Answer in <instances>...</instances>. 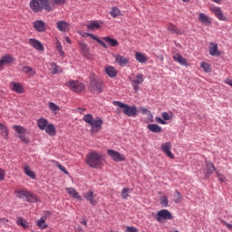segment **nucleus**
<instances>
[{
  "label": "nucleus",
  "instance_id": "f257e3e1",
  "mask_svg": "<svg viewBox=\"0 0 232 232\" xmlns=\"http://www.w3.org/2000/svg\"><path fill=\"white\" fill-rule=\"evenodd\" d=\"M102 160H104L102 154L97 151L90 152L85 159L87 166H90V168H94L95 169H98V168L102 166Z\"/></svg>",
  "mask_w": 232,
  "mask_h": 232
},
{
  "label": "nucleus",
  "instance_id": "f03ea898",
  "mask_svg": "<svg viewBox=\"0 0 232 232\" xmlns=\"http://www.w3.org/2000/svg\"><path fill=\"white\" fill-rule=\"evenodd\" d=\"M30 8L35 14L43 12V10H45V12H52L53 10V7L50 6V0H32Z\"/></svg>",
  "mask_w": 232,
  "mask_h": 232
},
{
  "label": "nucleus",
  "instance_id": "7ed1b4c3",
  "mask_svg": "<svg viewBox=\"0 0 232 232\" xmlns=\"http://www.w3.org/2000/svg\"><path fill=\"white\" fill-rule=\"evenodd\" d=\"M89 90L90 92H92V93H102L104 90L102 80L99 79L95 74H91Z\"/></svg>",
  "mask_w": 232,
  "mask_h": 232
},
{
  "label": "nucleus",
  "instance_id": "20e7f679",
  "mask_svg": "<svg viewBox=\"0 0 232 232\" xmlns=\"http://www.w3.org/2000/svg\"><path fill=\"white\" fill-rule=\"evenodd\" d=\"M112 104L114 106H118L119 108H121L124 115H126L127 117H136L137 113H139L137 106L135 105L130 106L129 104L122 103L121 102L117 101L112 102Z\"/></svg>",
  "mask_w": 232,
  "mask_h": 232
},
{
  "label": "nucleus",
  "instance_id": "39448f33",
  "mask_svg": "<svg viewBox=\"0 0 232 232\" xmlns=\"http://www.w3.org/2000/svg\"><path fill=\"white\" fill-rule=\"evenodd\" d=\"M15 195L18 198L24 200L25 202H37L39 199L37 196L32 192H28L26 190H18L15 192Z\"/></svg>",
  "mask_w": 232,
  "mask_h": 232
},
{
  "label": "nucleus",
  "instance_id": "423d86ee",
  "mask_svg": "<svg viewBox=\"0 0 232 232\" xmlns=\"http://www.w3.org/2000/svg\"><path fill=\"white\" fill-rule=\"evenodd\" d=\"M155 219L161 224L164 220H173V215L168 209H161L156 213Z\"/></svg>",
  "mask_w": 232,
  "mask_h": 232
},
{
  "label": "nucleus",
  "instance_id": "0eeeda50",
  "mask_svg": "<svg viewBox=\"0 0 232 232\" xmlns=\"http://www.w3.org/2000/svg\"><path fill=\"white\" fill-rule=\"evenodd\" d=\"M130 81L131 82V86L134 90V92H139L140 87L139 84H142L144 82V74L142 73H138L135 76H130Z\"/></svg>",
  "mask_w": 232,
  "mask_h": 232
},
{
  "label": "nucleus",
  "instance_id": "6e6552de",
  "mask_svg": "<svg viewBox=\"0 0 232 232\" xmlns=\"http://www.w3.org/2000/svg\"><path fill=\"white\" fill-rule=\"evenodd\" d=\"M66 86L72 90V92H75L79 93L84 90V84L80 82L79 81L70 80L66 82Z\"/></svg>",
  "mask_w": 232,
  "mask_h": 232
},
{
  "label": "nucleus",
  "instance_id": "1a4fd4ad",
  "mask_svg": "<svg viewBox=\"0 0 232 232\" xmlns=\"http://www.w3.org/2000/svg\"><path fill=\"white\" fill-rule=\"evenodd\" d=\"M83 198L90 202L91 206H95L99 203V198H97V194L93 193V191L89 190L83 193Z\"/></svg>",
  "mask_w": 232,
  "mask_h": 232
},
{
  "label": "nucleus",
  "instance_id": "9d476101",
  "mask_svg": "<svg viewBox=\"0 0 232 232\" xmlns=\"http://www.w3.org/2000/svg\"><path fill=\"white\" fill-rule=\"evenodd\" d=\"M104 124V121L102 119L97 117L94 121H92V123H91V133H97L102 130V125Z\"/></svg>",
  "mask_w": 232,
  "mask_h": 232
},
{
  "label": "nucleus",
  "instance_id": "9b49d317",
  "mask_svg": "<svg viewBox=\"0 0 232 232\" xmlns=\"http://www.w3.org/2000/svg\"><path fill=\"white\" fill-rule=\"evenodd\" d=\"M107 153L110 157H111V159H112V160H114V162H124V160L126 159L124 157V155L121 154L117 150H108Z\"/></svg>",
  "mask_w": 232,
  "mask_h": 232
},
{
  "label": "nucleus",
  "instance_id": "f8f14e48",
  "mask_svg": "<svg viewBox=\"0 0 232 232\" xmlns=\"http://www.w3.org/2000/svg\"><path fill=\"white\" fill-rule=\"evenodd\" d=\"M28 45L32 46L33 48H34V50H37L38 52H44V45H43V43L35 38H30L28 40Z\"/></svg>",
  "mask_w": 232,
  "mask_h": 232
},
{
  "label": "nucleus",
  "instance_id": "ddd939ff",
  "mask_svg": "<svg viewBox=\"0 0 232 232\" xmlns=\"http://www.w3.org/2000/svg\"><path fill=\"white\" fill-rule=\"evenodd\" d=\"M171 142L168 141L161 144L160 150L167 155V157H169V159H175V155L171 152Z\"/></svg>",
  "mask_w": 232,
  "mask_h": 232
},
{
  "label": "nucleus",
  "instance_id": "4468645a",
  "mask_svg": "<svg viewBox=\"0 0 232 232\" xmlns=\"http://www.w3.org/2000/svg\"><path fill=\"white\" fill-rule=\"evenodd\" d=\"M9 88L12 92H14V93H19L20 95L24 93V87H23V84L17 82H11L9 83Z\"/></svg>",
  "mask_w": 232,
  "mask_h": 232
},
{
  "label": "nucleus",
  "instance_id": "2eb2a0df",
  "mask_svg": "<svg viewBox=\"0 0 232 232\" xmlns=\"http://www.w3.org/2000/svg\"><path fill=\"white\" fill-rule=\"evenodd\" d=\"M33 26L36 32H40L43 34V32H46V23L43 20H36L33 23Z\"/></svg>",
  "mask_w": 232,
  "mask_h": 232
},
{
  "label": "nucleus",
  "instance_id": "dca6fc26",
  "mask_svg": "<svg viewBox=\"0 0 232 232\" xmlns=\"http://www.w3.org/2000/svg\"><path fill=\"white\" fill-rule=\"evenodd\" d=\"M214 171H217L215 165H213V163H211V161H207L206 168L204 169V173H205L206 179H209V177H211V175H213Z\"/></svg>",
  "mask_w": 232,
  "mask_h": 232
},
{
  "label": "nucleus",
  "instance_id": "f3484780",
  "mask_svg": "<svg viewBox=\"0 0 232 232\" xmlns=\"http://www.w3.org/2000/svg\"><path fill=\"white\" fill-rule=\"evenodd\" d=\"M210 11L216 15V17H218V19H219V21H227V17L224 15V13H222L220 7H210Z\"/></svg>",
  "mask_w": 232,
  "mask_h": 232
},
{
  "label": "nucleus",
  "instance_id": "a211bd4d",
  "mask_svg": "<svg viewBox=\"0 0 232 232\" xmlns=\"http://www.w3.org/2000/svg\"><path fill=\"white\" fill-rule=\"evenodd\" d=\"M198 21L201 23V24H204V26H211V24L213 23L212 20L208 16V14L204 13H200L198 14Z\"/></svg>",
  "mask_w": 232,
  "mask_h": 232
},
{
  "label": "nucleus",
  "instance_id": "6ab92c4d",
  "mask_svg": "<svg viewBox=\"0 0 232 232\" xmlns=\"http://www.w3.org/2000/svg\"><path fill=\"white\" fill-rule=\"evenodd\" d=\"M14 61H15V59H14V57H12V55L10 54H5L2 56V58L0 59V70H3L4 64H12Z\"/></svg>",
  "mask_w": 232,
  "mask_h": 232
},
{
  "label": "nucleus",
  "instance_id": "aec40b11",
  "mask_svg": "<svg viewBox=\"0 0 232 232\" xmlns=\"http://www.w3.org/2000/svg\"><path fill=\"white\" fill-rule=\"evenodd\" d=\"M115 63L119 64V66H126V64H129L130 59H128L125 56H122L121 54H116L115 55Z\"/></svg>",
  "mask_w": 232,
  "mask_h": 232
},
{
  "label": "nucleus",
  "instance_id": "412c9836",
  "mask_svg": "<svg viewBox=\"0 0 232 232\" xmlns=\"http://www.w3.org/2000/svg\"><path fill=\"white\" fill-rule=\"evenodd\" d=\"M56 28L60 31V32H68V30H70V24H68L65 21H58L56 23Z\"/></svg>",
  "mask_w": 232,
  "mask_h": 232
},
{
  "label": "nucleus",
  "instance_id": "4be33fe9",
  "mask_svg": "<svg viewBox=\"0 0 232 232\" xmlns=\"http://www.w3.org/2000/svg\"><path fill=\"white\" fill-rule=\"evenodd\" d=\"M209 54L216 57L220 55V52H218V45L213 42L209 44Z\"/></svg>",
  "mask_w": 232,
  "mask_h": 232
},
{
  "label": "nucleus",
  "instance_id": "5701e85b",
  "mask_svg": "<svg viewBox=\"0 0 232 232\" xmlns=\"http://www.w3.org/2000/svg\"><path fill=\"white\" fill-rule=\"evenodd\" d=\"M105 73L109 75L111 79L117 77V69L115 67L109 65L105 67Z\"/></svg>",
  "mask_w": 232,
  "mask_h": 232
},
{
  "label": "nucleus",
  "instance_id": "b1692460",
  "mask_svg": "<svg viewBox=\"0 0 232 232\" xmlns=\"http://www.w3.org/2000/svg\"><path fill=\"white\" fill-rule=\"evenodd\" d=\"M102 41H105V43H107V44H109V46H111L113 48H115V46H119V41H117V39H113L110 36L102 37Z\"/></svg>",
  "mask_w": 232,
  "mask_h": 232
},
{
  "label": "nucleus",
  "instance_id": "393cba45",
  "mask_svg": "<svg viewBox=\"0 0 232 232\" xmlns=\"http://www.w3.org/2000/svg\"><path fill=\"white\" fill-rule=\"evenodd\" d=\"M167 30L169 32H170V34H176V35H182V31L179 28H177V25L173 24H169L167 26Z\"/></svg>",
  "mask_w": 232,
  "mask_h": 232
},
{
  "label": "nucleus",
  "instance_id": "a878e982",
  "mask_svg": "<svg viewBox=\"0 0 232 232\" xmlns=\"http://www.w3.org/2000/svg\"><path fill=\"white\" fill-rule=\"evenodd\" d=\"M147 128L152 133H162V127L159 126V124H149Z\"/></svg>",
  "mask_w": 232,
  "mask_h": 232
},
{
  "label": "nucleus",
  "instance_id": "bb28decb",
  "mask_svg": "<svg viewBox=\"0 0 232 232\" xmlns=\"http://www.w3.org/2000/svg\"><path fill=\"white\" fill-rule=\"evenodd\" d=\"M174 61H176V63H179V64H181V66H188V60H186V58L182 57V55L180 54H175L173 56Z\"/></svg>",
  "mask_w": 232,
  "mask_h": 232
},
{
  "label": "nucleus",
  "instance_id": "cd10ccee",
  "mask_svg": "<svg viewBox=\"0 0 232 232\" xmlns=\"http://www.w3.org/2000/svg\"><path fill=\"white\" fill-rule=\"evenodd\" d=\"M67 193H69L70 197H72V198H76L77 200H81V195H79V192L73 188H66Z\"/></svg>",
  "mask_w": 232,
  "mask_h": 232
},
{
  "label": "nucleus",
  "instance_id": "c85d7f7f",
  "mask_svg": "<svg viewBox=\"0 0 232 232\" xmlns=\"http://www.w3.org/2000/svg\"><path fill=\"white\" fill-rule=\"evenodd\" d=\"M64 3H66V0H49V6L52 9V12H53V10L55 9V6L59 5L62 6L63 5H64Z\"/></svg>",
  "mask_w": 232,
  "mask_h": 232
},
{
  "label": "nucleus",
  "instance_id": "c756f323",
  "mask_svg": "<svg viewBox=\"0 0 232 232\" xmlns=\"http://www.w3.org/2000/svg\"><path fill=\"white\" fill-rule=\"evenodd\" d=\"M85 35L87 37H91V39H93V41H96V43L101 44L103 48H108V45L104 42H102V40L95 36L93 34L86 33Z\"/></svg>",
  "mask_w": 232,
  "mask_h": 232
},
{
  "label": "nucleus",
  "instance_id": "7c9ffc66",
  "mask_svg": "<svg viewBox=\"0 0 232 232\" xmlns=\"http://www.w3.org/2000/svg\"><path fill=\"white\" fill-rule=\"evenodd\" d=\"M135 59L136 61H138V63H140L141 64H144V63L148 61V57H146V55L139 52L135 53Z\"/></svg>",
  "mask_w": 232,
  "mask_h": 232
},
{
  "label": "nucleus",
  "instance_id": "2f4dec72",
  "mask_svg": "<svg viewBox=\"0 0 232 232\" xmlns=\"http://www.w3.org/2000/svg\"><path fill=\"white\" fill-rule=\"evenodd\" d=\"M37 126L39 128V130H45V128L48 126V120L44 119V118H41L37 121Z\"/></svg>",
  "mask_w": 232,
  "mask_h": 232
},
{
  "label": "nucleus",
  "instance_id": "473e14b6",
  "mask_svg": "<svg viewBox=\"0 0 232 232\" xmlns=\"http://www.w3.org/2000/svg\"><path fill=\"white\" fill-rule=\"evenodd\" d=\"M110 15L115 19V17H119L122 15V13H121V9L117 6H113L110 12Z\"/></svg>",
  "mask_w": 232,
  "mask_h": 232
},
{
  "label": "nucleus",
  "instance_id": "72a5a7b5",
  "mask_svg": "<svg viewBox=\"0 0 232 232\" xmlns=\"http://www.w3.org/2000/svg\"><path fill=\"white\" fill-rule=\"evenodd\" d=\"M36 226H38L40 229H46V227H48V224H46V218H42L37 220Z\"/></svg>",
  "mask_w": 232,
  "mask_h": 232
},
{
  "label": "nucleus",
  "instance_id": "f704fd0d",
  "mask_svg": "<svg viewBox=\"0 0 232 232\" xmlns=\"http://www.w3.org/2000/svg\"><path fill=\"white\" fill-rule=\"evenodd\" d=\"M79 44L82 50V53H83V55L88 54V53L90 52V46L84 42H80Z\"/></svg>",
  "mask_w": 232,
  "mask_h": 232
},
{
  "label": "nucleus",
  "instance_id": "c9c22d12",
  "mask_svg": "<svg viewBox=\"0 0 232 232\" xmlns=\"http://www.w3.org/2000/svg\"><path fill=\"white\" fill-rule=\"evenodd\" d=\"M160 204L162 208H169V200L168 199V196H161L160 198Z\"/></svg>",
  "mask_w": 232,
  "mask_h": 232
},
{
  "label": "nucleus",
  "instance_id": "e433bc0d",
  "mask_svg": "<svg viewBox=\"0 0 232 232\" xmlns=\"http://www.w3.org/2000/svg\"><path fill=\"white\" fill-rule=\"evenodd\" d=\"M88 30H99L101 28V24L96 21L91 22V24H87Z\"/></svg>",
  "mask_w": 232,
  "mask_h": 232
},
{
  "label": "nucleus",
  "instance_id": "4c0bfd02",
  "mask_svg": "<svg viewBox=\"0 0 232 232\" xmlns=\"http://www.w3.org/2000/svg\"><path fill=\"white\" fill-rule=\"evenodd\" d=\"M24 171L25 175H27V177H30V179H35V173L34 172V170H32V169H30L29 166H25L24 168Z\"/></svg>",
  "mask_w": 232,
  "mask_h": 232
},
{
  "label": "nucleus",
  "instance_id": "58836bf2",
  "mask_svg": "<svg viewBox=\"0 0 232 232\" xmlns=\"http://www.w3.org/2000/svg\"><path fill=\"white\" fill-rule=\"evenodd\" d=\"M44 130L48 135H55V126H53V124H47Z\"/></svg>",
  "mask_w": 232,
  "mask_h": 232
},
{
  "label": "nucleus",
  "instance_id": "ea45409f",
  "mask_svg": "<svg viewBox=\"0 0 232 232\" xmlns=\"http://www.w3.org/2000/svg\"><path fill=\"white\" fill-rule=\"evenodd\" d=\"M23 70L24 73L29 75V77H34V75H35V71L30 66H24Z\"/></svg>",
  "mask_w": 232,
  "mask_h": 232
},
{
  "label": "nucleus",
  "instance_id": "a19ab883",
  "mask_svg": "<svg viewBox=\"0 0 232 232\" xmlns=\"http://www.w3.org/2000/svg\"><path fill=\"white\" fill-rule=\"evenodd\" d=\"M174 202L175 204H180V202H182V195L180 192H179V190H175Z\"/></svg>",
  "mask_w": 232,
  "mask_h": 232
},
{
  "label": "nucleus",
  "instance_id": "79ce46f5",
  "mask_svg": "<svg viewBox=\"0 0 232 232\" xmlns=\"http://www.w3.org/2000/svg\"><path fill=\"white\" fill-rule=\"evenodd\" d=\"M200 66L206 73L211 72V65L209 63H208L206 62H202Z\"/></svg>",
  "mask_w": 232,
  "mask_h": 232
},
{
  "label": "nucleus",
  "instance_id": "37998d69",
  "mask_svg": "<svg viewBox=\"0 0 232 232\" xmlns=\"http://www.w3.org/2000/svg\"><path fill=\"white\" fill-rule=\"evenodd\" d=\"M0 133L3 135V137H8V128L6 125H3V123L0 122Z\"/></svg>",
  "mask_w": 232,
  "mask_h": 232
},
{
  "label": "nucleus",
  "instance_id": "c03bdc74",
  "mask_svg": "<svg viewBox=\"0 0 232 232\" xmlns=\"http://www.w3.org/2000/svg\"><path fill=\"white\" fill-rule=\"evenodd\" d=\"M13 128L14 131H16V133H19V135H23V133H26V129H24L23 126L14 125Z\"/></svg>",
  "mask_w": 232,
  "mask_h": 232
},
{
  "label": "nucleus",
  "instance_id": "a18cd8bd",
  "mask_svg": "<svg viewBox=\"0 0 232 232\" xmlns=\"http://www.w3.org/2000/svg\"><path fill=\"white\" fill-rule=\"evenodd\" d=\"M94 120L95 119H93V115H92V114H87V115L83 116L84 122H86L90 126L93 122Z\"/></svg>",
  "mask_w": 232,
  "mask_h": 232
},
{
  "label": "nucleus",
  "instance_id": "49530a36",
  "mask_svg": "<svg viewBox=\"0 0 232 232\" xmlns=\"http://www.w3.org/2000/svg\"><path fill=\"white\" fill-rule=\"evenodd\" d=\"M16 224L18 226H22L24 229H28V226L26 225V220L23 219L22 217L17 218Z\"/></svg>",
  "mask_w": 232,
  "mask_h": 232
},
{
  "label": "nucleus",
  "instance_id": "de8ad7c7",
  "mask_svg": "<svg viewBox=\"0 0 232 232\" xmlns=\"http://www.w3.org/2000/svg\"><path fill=\"white\" fill-rule=\"evenodd\" d=\"M129 195H130V188H124L121 190V198L126 199V198H128Z\"/></svg>",
  "mask_w": 232,
  "mask_h": 232
},
{
  "label": "nucleus",
  "instance_id": "09e8293b",
  "mask_svg": "<svg viewBox=\"0 0 232 232\" xmlns=\"http://www.w3.org/2000/svg\"><path fill=\"white\" fill-rule=\"evenodd\" d=\"M51 68L53 70V75H56V73H59V72H61V71L59 70L58 65H57L56 63H51Z\"/></svg>",
  "mask_w": 232,
  "mask_h": 232
},
{
  "label": "nucleus",
  "instance_id": "8fccbe9b",
  "mask_svg": "<svg viewBox=\"0 0 232 232\" xmlns=\"http://www.w3.org/2000/svg\"><path fill=\"white\" fill-rule=\"evenodd\" d=\"M49 108L52 111H59L60 110L59 106L53 102H49Z\"/></svg>",
  "mask_w": 232,
  "mask_h": 232
},
{
  "label": "nucleus",
  "instance_id": "3c124183",
  "mask_svg": "<svg viewBox=\"0 0 232 232\" xmlns=\"http://www.w3.org/2000/svg\"><path fill=\"white\" fill-rule=\"evenodd\" d=\"M56 50L60 53V55H64V52H63V45L59 41L56 43Z\"/></svg>",
  "mask_w": 232,
  "mask_h": 232
},
{
  "label": "nucleus",
  "instance_id": "603ef678",
  "mask_svg": "<svg viewBox=\"0 0 232 232\" xmlns=\"http://www.w3.org/2000/svg\"><path fill=\"white\" fill-rule=\"evenodd\" d=\"M217 177H218V180H219V182H226V176H224L223 174H220V172L216 171Z\"/></svg>",
  "mask_w": 232,
  "mask_h": 232
},
{
  "label": "nucleus",
  "instance_id": "864d4df0",
  "mask_svg": "<svg viewBox=\"0 0 232 232\" xmlns=\"http://www.w3.org/2000/svg\"><path fill=\"white\" fill-rule=\"evenodd\" d=\"M56 166L57 168H59V169H61V171H63V173H65V175H68V170H66V168H64V166L61 165V163L56 162Z\"/></svg>",
  "mask_w": 232,
  "mask_h": 232
},
{
  "label": "nucleus",
  "instance_id": "5fc2aeb1",
  "mask_svg": "<svg viewBox=\"0 0 232 232\" xmlns=\"http://www.w3.org/2000/svg\"><path fill=\"white\" fill-rule=\"evenodd\" d=\"M18 139H20V140H22V142H24V144L30 143V139L26 138L25 136L19 135Z\"/></svg>",
  "mask_w": 232,
  "mask_h": 232
},
{
  "label": "nucleus",
  "instance_id": "6e6d98bb",
  "mask_svg": "<svg viewBox=\"0 0 232 232\" xmlns=\"http://www.w3.org/2000/svg\"><path fill=\"white\" fill-rule=\"evenodd\" d=\"M126 232H139V229H137L135 227H127Z\"/></svg>",
  "mask_w": 232,
  "mask_h": 232
},
{
  "label": "nucleus",
  "instance_id": "4d7b16f0",
  "mask_svg": "<svg viewBox=\"0 0 232 232\" xmlns=\"http://www.w3.org/2000/svg\"><path fill=\"white\" fill-rule=\"evenodd\" d=\"M162 119L163 121H169V119H171V116H169V114L168 112H162Z\"/></svg>",
  "mask_w": 232,
  "mask_h": 232
},
{
  "label": "nucleus",
  "instance_id": "13d9d810",
  "mask_svg": "<svg viewBox=\"0 0 232 232\" xmlns=\"http://www.w3.org/2000/svg\"><path fill=\"white\" fill-rule=\"evenodd\" d=\"M5 175H6V173L5 172V169L0 168V181L5 180Z\"/></svg>",
  "mask_w": 232,
  "mask_h": 232
},
{
  "label": "nucleus",
  "instance_id": "bf43d9fd",
  "mask_svg": "<svg viewBox=\"0 0 232 232\" xmlns=\"http://www.w3.org/2000/svg\"><path fill=\"white\" fill-rule=\"evenodd\" d=\"M156 122H158L159 124H163V125L166 124V121L160 117H156Z\"/></svg>",
  "mask_w": 232,
  "mask_h": 232
},
{
  "label": "nucleus",
  "instance_id": "052dcab7",
  "mask_svg": "<svg viewBox=\"0 0 232 232\" xmlns=\"http://www.w3.org/2000/svg\"><path fill=\"white\" fill-rule=\"evenodd\" d=\"M140 111H141V113H150V111L148 109H146L145 107H140Z\"/></svg>",
  "mask_w": 232,
  "mask_h": 232
},
{
  "label": "nucleus",
  "instance_id": "680f3d73",
  "mask_svg": "<svg viewBox=\"0 0 232 232\" xmlns=\"http://www.w3.org/2000/svg\"><path fill=\"white\" fill-rule=\"evenodd\" d=\"M223 224L227 227V229H232V225L231 224H228L227 222L226 221H222Z\"/></svg>",
  "mask_w": 232,
  "mask_h": 232
},
{
  "label": "nucleus",
  "instance_id": "e2e57ef3",
  "mask_svg": "<svg viewBox=\"0 0 232 232\" xmlns=\"http://www.w3.org/2000/svg\"><path fill=\"white\" fill-rule=\"evenodd\" d=\"M149 121H150V122H154V121H155V120H153V114L150 113V112H149Z\"/></svg>",
  "mask_w": 232,
  "mask_h": 232
},
{
  "label": "nucleus",
  "instance_id": "0e129e2a",
  "mask_svg": "<svg viewBox=\"0 0 232 232\" xmlns=\"http://www.w3.org/2000/svg\"><path fill=\"white\" fill-rule=\"evenodd\" d=\"M6 222H8L7 218H2V219H0V224H6Z\"/></svg>",
  "mask_w": 232,
  "mask_h": 232
},
{
  "label": "nucleus",
  "instance_id": "69168bd1",
  "mask_svg": "<svg viewBox=\"0 0 232 232\" xmlns=\"http://www.w3.org/2000/svg\"><path fill=\"white\" fill-rule=\"evenodd\" d=\"M65 43H67L68 44H72V40H70V37H65Z\"/></svg>",
  "mask_w": 232,
  "mask_h": 232
},
{
  "label": "nucleus",
  "instance_id": "338daca9",
  "mask_svg": "<svg viewBox=\"0 0 232 232\" xmlns=\"http://www.w3.org/2000/svg\"><path fill=\"white\" fill-rule=\"evenodd\" d=\"M213 3H217V5H220L222 3V0H212Z\"/></svg>",
  "mask_w": 232,
  "mask_h": 232
},
{
  "label": "nucleus",
  "instance_id": "774afa93",
  "mask_svg": "<svg viewBox=\"0 0 232 232\" xmlns=\"http://www.w3.org/2000/svg\"><path fill=\"white\" fill-rule=\"evenodd\" d=\"M226 82L227 84H229V86H232V81L227 80Z\"/></svg>",
  "mask_w": 232,
  "mask_h": 232
}]
</instances>
